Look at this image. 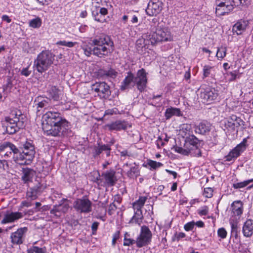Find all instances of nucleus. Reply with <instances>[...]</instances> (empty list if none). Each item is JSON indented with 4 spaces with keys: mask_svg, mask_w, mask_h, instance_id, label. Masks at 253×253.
<instances>
[{
    "mask_svg": "<svg viewBox=\"0 0 253 253\" xmlns=\"http://www.w3.org/2000/svg\"><path fill=\"white\" fill-rule=\"evenodd\" d=\"M42 128L47 136L64 137L71 132V124L58 112L47 111L42 119Z\"/></svg>",
    "mask_w": 253,
    "mask_h": 253,
    "instance_id": "f257e3e1",
    "label": "nucleus"
},
{
    "mask_svg": "<svg viewBox=\"0 0 253 253\" xmlns=\"http://www.w3.org/2000/svg\"><path fill=\"white\" fill-rule=\"evenodd\" d=\"M22 146L23 151L20 153L13 144L4 142L0 144V155L6 158L12 156L13 160L20 165H29L35 157V146L31 141H26Z\"/></svg>",
    "mask_w": 253,
    "mask_h": 253,
    "instance_id": "f03ea898",
    "label": "nucleus"
},
{
    "mask_svg": "<svg viewBox=\"0 0 253 253\" xmlns=\"http://www.w3.org/2000/svg\"><path fill=\"white\" fill-rule=\"evenodd\" d=\"M113 46L114 43L110 37L105 34L96 36L89 42H83L81 45L86 56L93 54L99 58L108 56L112 51Z\"/></svg>",
    "mask_w": 253,
    "mask_h": 253,
    "instance_id": "7ed1b4c3",
    "label": "nucleus"
},
{
    "mask_svg": "<svg viewBox=\"0 0 253 253\" xmlns=\"http://www.w3.org/2000/svg\"><path fill=\"white\" fill-rule=\"evenodd\" d=\"M24 116L18 109L12 110L9 116L5 117L2 121V127L5 132L9 134H13L23 126Z\"/></svg>",
    "mask_w": 253,
    "mask_h": 253,
    "instance_id": "20e7f679",
    "label": "nucleus"
},
{
    "mask_svg": "<svg viewBox=\"0 0 253 253\" xmlns=\"http://www.w3.org/2000/svg\"><path fill=\"white\" fill-rule=\"evenodd\" d=\"M55 55L49 50L40 52L34 61L33 68L41 74L47 71L53 64Z\"/></svg>",
    "mask_w": 253,
    "mask_h": 253,
    "instance_id": "39448f33",
    "label": "nucleus"
},
{
    "mask_svg": "<svg viewBox=\"0 0 253 253\" xmlns=\"http://www.w3.org/2000/svg\"><path fill=\"white\" fill-rule=\"evenodd\" d=\"M251 0H216L215 13L217 15L228 14L239 5H248Z\"/></svg>",
    "mask_w": 253,
    "mask_h": 253,
    "instance_id": "423d86ee",
    "label": "nucleus"
},
{
    "mask_svg": "<svg viewBox=\"0 0 253 253\" xmlns=\"http://www.w3.org/2000/svg\"><path fill=\"white\" fill-rule=\"evenodd\" d=\"M148 38L150 43L155 45L159 42L170 41L172 36L169 29L164 27L163 23H158L155 32L149 34Z\"/></svg>",
    "mask_w": 253,
    "mask_h": 253,
    "instance_id": "0eeeda50",
    "label": "nucleus"
},
{
    "mask_svg": "<svg viewBox=\"0 0 253 253\" xmlns=\"http://www.w3.org/2000/svg\"><path fill=\"white\" fill-rule=\"evenodd\" d=\"M244 211L243 203L240 200L234 201L230 208V218L229 223L231 227L232 232H236L238 224Z\"/></svg>",
    "mask_w": 253,
    "mask_h": 253,
    "instance_id": "6e6552de",
    "label": "nucleus"
},
{
    "mask_svg": "<svg viewBox=\"0 0 253 253\" xmlns=\"http://www.w3.org/2000/svg\"><path fill=\"white\" fill-rule=\"evenodd\" d=\"M97 174V176L94 182L101 186L111 187L114 186L117 181L116 171L114 169L106 170L102 172L101 176L98 172Z\"/></svg>",
    "mask_w": 253,
    "mask_h": 253,
    "instance_id": "1a4fd4ad",
    "label": "nucleus"
},
{
    "mask_svg": "<svg viewBox=\"0 0 253 253\" xmlns=\"http://www.w3.org/2000/svg\"><path fill=\"white\" fill-rule=\"evenodd\" d=\"M73 208L79 213H89L92 211V202L86 197L78 198L74 202Z\"/></svg>",
    "mask_w": 253,
    "mask_h": 253,
    "instance_id": "9d476101",
    "label": "nucleus"
},
{
    "mask_svg": "<svg viewBox=\"0 0 253 253\" xmlns=\"http://www.w3.org/2000/svg\"><path fill=\"white\" fill-rule=\"evenodd\" d=\"M152 234L148 226H141L140 234L136 238V244L138 248H141L149 245L152 240Z\"/></svg>",
    "mask_w": 253,
    "mask_h": 253,
    "instance_id": "9b49d317",
    "label": "nucleus"
},
{
    "mask_svg": "<svg viewBox=\"0 0 253 253\" xmlns=\"http://www.w3.org/2000/svg\"><path fill=\"white\" fill-rule=\"evenodd\" d=\"M248 138H245L242 141L233 149L228 154L225 156L224 162H234L247 148Z\"/></svg>",
    "mask_w": 253,
    "mask_h": 253,
    "instance_id": "f8f14e48",
    "label": "nucleus"
},
{
    "mask_svg": "<svg viewBox=\"0 0 253 253\" xmlns=\"http://www.w3.org/2000/svg\"><path fill=\"white\" fill-rule=\"evenodd\" d=\"M243 123L244 122L240 117L232 115L223 121V124H222V127L224 130H227L229 131H233L243 125Z\"/></svg>",
    "mask_w": 253,
    "mask_h": 253,
    "instance_id": "ddd939ff",
    "label": "nucleus"
},
{
    "mask_svg": "<svg viewBox=\"0 0 253 253\" xmlns=\"http://www.w3.org/2000/svg\"><path fill=\"white\" fill-rule=\"evenodd\" d=\"M218 92L214 88L210 86L202 88L200 94V98L204 103L210 104L217 97Z\"/></svg>",
    "mask_w": 253,
    "mask_h": 253,
    "instance_id": "4468645a",
    "label": "nucleus"
},
{
    "mask_svg": "<svg viewBox=\"0 0 253 253\" xmlns=\"http://www.w3.org/2000/svg\"><path fill=\"white\" fill-rule=\"evenodd\" d=\"M91 89L102 98H107L111 94L110 86L104 82H96L92 85Z\"/></svg>",
    "mask_w": 253,
    "mask_h": 253,
    "instance_id": "2eb2a0df",
    "label": "nucleus"
},
{
    "mask_svg": "<svg viewBox=\"0 0 253 253\" xmlns=\"http://www.w3.org/2000/svg\"><path fill=\"white\" fill-rule=\"evenodd\" d=\"M173 149L175 152L183 155H190L192 157H199L201 155L198 146L191 145L186 147V144H184L183 147L175 146Z\"/></svg>",
    "mask_w": 253,
    "mask_h": 253,
    "instance_id": "dca6fc26",
    "label": "nucleus"
},
{
    "mask_svg": "<svg viewBox=\"0 0 253 253\" xmlns=\"http://www.w3.org/2000/svg\"><path fill=\"white\" fill-rule=\"evenodd\" d=\"M147 73L144 69L142 68L137 71L136 76H134V84L137 89L142 92L146 88L147 84Z\"/></svg>",
    "mask_w": 253,
    "mask_h": 253,
    "instance_id": "f3484780",
    "label": "nucleus"
},
{
    "mask_svg": "<svg viewBox=\"0 0 253 253\" xmlns=\"http://www.w3.org/2000/svg\"><path fill=\"white\" fill-rule=\"evenodd\" d=\"M46 188V185L41 183H38L33 187L29 188L26 192V198L33 201L38 198Z\"/></svg>",
    "mask_w": 253,
    "mask_h": 253,
    "instance_id": "a211bd4d",
    "label": "nucleus"
},
{
    "mask_svg": "<svg viewBox=\"0 0 253 253\" xmlns=\"http://www.w3.org/2000/svg\"><path fill=\"white\" fill-rule=\"evenodd\" d=\"M106 126L111 131H121L126 130L127 128L130 127L131 125L128 122L125 120H117L107 124Z\"/></svg>",
    "mask_w": 253,
    "mask_h": 253,
    "instance_id": "6ab92c4d",
    "label": "nucleus"
},
{
    "mask_svg": "<svg viewBox=\"0 0 253 253\" xmlns=\"http://www.w3.org/2000/svg\"><path fill=\"white\" fill-rule=\"evenodd\" d=\"M27 231V227L20 228L11 234L10 239L12 244L20 245L23 243L25 233Z\"/></svg>",
    "mask_w": 253,
    "mask_h": 253,
    "instance_id": "aec40b11",
    "label": "nucleus"
},
{
    "mask_svg": "<svg viewBox=\"0 0 253 253\" xmlns=\"http://www.w3.org/2000/svg\"><path fill=\"white\" fill-rule=\"evenodd\" d=\"M161 10L162 6L160 2H150L148 4L146 12L149 16H156Z\"/></svg>",
    "mask_w": 253,
    "mask_h": 253,
    "instance_id": "412c9836",
    "label": "nucleus"
},
{
    "mask_svg": "<svg viewBox=\"0 0 253 253\" xmlns=\"http://www.w3.org/2000/svg\"><path fill=\"white\" fill-rule=\"evenodd\" d=\"M248 25V21L244 20H240L238 21L232 27V32L234 34L237 35H241L245 31L246 28Z\"/></svg>",
    "mask_w": 253,
    "mask_h": 253,
    "instance_id": "4be33fe9",
    "label": "nucleus"
},
{
    "mask_svg": "<svg viewBox=\"0 0 253 253\" xmlns=\"http://www.w3.org/2000/svg\"><path fill=\"white\" fill-rule=\"evenodd\" d=\"M135 85L134 76L131 72H129L121 83V89L122 90H125L129 88H131Z\"/></svg>",
    "mask_w": 253,
    "mask_h": 253,
    "instance_id": "5701e85b",
    "label": "nucleus"
},
{
    "mask_svg": "<svg viewBox=\"0 0 253 253\" xmlns=\"http://www.w3.org/2000/svg\"><path fill=\"white\" fill-rule=\"evenodd\" d=\"M23 214L20 212H11L5 214L3 219L1 220V224L11 223L21 218Z\"/></svg>",
    "mask_w": 253,
    "mask_h": 253,
    "instance_id": "b1692460",
    "label": "nucleus"
},
{
    "mask_svg": "<svg viewBox=\"0 0 253 253\" xmlns=\"http://www.w3.org/2000/svg\"><path fill=\"white\" fill-rule=\"evenodd\" d=\"M111 149L110 145L108 144H98L97 146H95L93 148V156L96 158L99 156L102 152L104 151L106 153V156L109 157L110 155V151Z\"/></svg>",
    "mask_w": 253,
    "mask_h": 253,
    "instance_id": "393cba45",
    "label": "nucleus"
},
{
    "mask_svg": "<svg viewBox=\"0 0 253 253\" xmlns=\"http://www.w3.org/2000/svg\"><path fill=\"white\" fill-rule=\"evenodd\" d=\"M211 125L207 121H203L196 125L195 127V131L196 133L206 134L211 130Z\"/></svg>",
    "mask_w": 253,
    "mask_h": 253,
    "instance_id": "a878e982",
    "label": "nucleus"
},
{
    "mask_svg": "<svg viewBox=\"0 0 253 253\" xmlns=\"http://www.w3.org/2000/svg\"><path fill=\"white\" fill-rule=\"evenodd\" d=\"M36 174V171L32 169L29 168L23 169L22 180L25 183L28 184L32 181Z\"/></svg>",
    "mask_w": 253,
    "mask_h": 253,
    "instance_id": "bb28decb",
    "label": "nucleus"
},
{
    "mask_svg": "<svg viewBox=\"0 0 253 253\" xmlns=\"http://www.w3.org/2000/svg\"><path fill=\"white\" fill-rule=\"evenodd\" d=\"M242 231L244 236L247 237H251L253 234V220H246L243 225Z\"/></svg>",
    "mask_w": 253,
    "mask_h": 253,
    "instance_id": "cd10ccee",
    "label": "nucleus"
},
{
    "mask_svg": "<svg viewBox=\"0 0 253 253\" xmlns=\"http://www.w3.org/2000/svg\"><path fill=\"white\" fill-rule=\"evenodd\" d=\"M173 116H181L182 113L180 109L171 107L166 109L165 116L167 120L169 119Z\"/></svg>",
    "mask_w": 253,
    "mask_h": 253,
    "instance_id": "c85d7f7f",
    "label": "nucleus"
},
{
    "mask_svg": "<svg viewBox=\"0 0 253 253\" xmlns=\"http://www.w3.org/2000/svg\"><path fill=\"white\" fill-rule=\"evenodd\" d=\"M192 132V126L190 124H183L180 126L179 134L183 137H188Z\"/></svg>",
    "mask_w": 253,
    "mask_h": 253,
    "instance_id": "c756f323",
    "label": "nucleus"
},
{
    "mask_svg": "<svg viewBox=\"0 0 253 253\" xmlns=\"http://www.w3.org/2000/svg\"><path fill=\"white\" fill-rule=\"evenodd\" d=\"M143 216L142 210H134V214L131 218L129 223H134L140 225L142 222Z\"/></svg>",
    "mask_w": 253,
    "mask_h": 253,
    "instance_id": "7c9ffc66",
    "label": "nucleus"
},
{
    "mask_svg": "<svg viewBox=\"0 0 253 253\" xmlns=\"http://www.w3.org/2000/svg\"><path fill=\"white\" fill-rule=\"evenodd\" d=\"M147 199L146 196H139L138 199L132 204L133 210H142Z\"/></svg>",
    "mask_w": 253,
    "mask_h": 253,
    "instance_id": "2f4dec72",
    "label": "nucleus"
},
{
    "mask_svg": "<svg viewBox=\"0 0 253 253\" xmlns=\"http://www.w3.org/2000/svg\"><path fill=\"white\" fill-rule=\"evenodd\" d=\"M250 183H252V184L248 187V189L253 188V178L244 180L242 182L233 183L232 187L236 189L243 188L248 186Z\"/></svg>",
    "mask_w": 253,
    "mask_h": 253,
    "instance_id": "473e14b6",
    "label": "nucleus"
},
{
    "mask_svg": "<svg viewBox=\"0 0 253 253\" xmlns=\"http://www.w3.org/2000/svg\"><path fill=\"white\" fill-rule=\"evenodd\" d=\"M67 199H63L61 202H63L62 203L59 204L58 206H55L54 207L53 210L56 211H61L62 212H66L69 209V206L67 203Z\"/></svg>",
    "mask_w": 253,
    "mask_h": 253,
    "instance_id": "72a5a7b5",
    "label": "nucleus"
},
{
    "mask_svg": "<svg viewBox=\"0 0 253 253\" xmlns=\"http://www.w3.org/2000/svg\"><path fill=\"white\" fill-rule=\"evenodd\" d=\"M50 107V100L48 98L43 99L41 101H39L37 103V112L41 111L42 109L43 110H48Z\"/></svg>",
    "mask_w": 253,
    "mask_h": 253,
    "instance_id": "f704fd0d",
    "label": "nucleus"
},
{
    "mask_svg": "<svg viewBox=\"0 0 253 253\" xmlns=\"http://www.w3.org/2000/svg\"><path fill=\"white\" fill-rule=\"evenodd\" d=\"M49 96L54 100L57 101L60 97L61 91L56 86H52L48 90Z\"/></svg>",
    "mask_w": 253,
    "mask_h": 253,
    "instance_id": "c9c22d12",
    "label": "nucleus"
},
{
    "mask_svg": "<svg viewBox=\"0 0 253 253\" xmlns=\"http://www.w3.org/2000/svg\"><path fill=\"white\" fill-rule=\"evenodd\" d=\"M214 71V67L209 65H205L203 66V79H205L207 77H212L213 74V72Z\"/></svg>",
    "mask_w": 253,
    "mask_h": 253,
    "instance_id": "e433bc0d",
    "label": "nucleus"
},
{
    "mask_svg": "<svg viewBox=\"0 0 253 253\" xmlns=\"http://www.w3.org/2000/svg\"><path fill=\"white\" fill-rule=\"evenodd\" d=\"M184 144H186V147L191 145L198 146L199 140L192 134L186 138Z\"/></svg>",
    "mask_w": 253,
    "mask_h": 253,
    "instance_id": "4c0bfd02",
    "label": "nucleus"
},
{
    "mask_svg": "<svg viewBox=\"0 0 253 253\" xmlns=\"http://www.w3.org/2000/svg\"><path fill=\"white\" fill-rule=\"evenodd\" d=\"M149 35L143 36L142 38H140L136 41V44L138 47H143L147 44H149L150 42L148 38Z\"/></svg>",
    "mask_w": 253,
    "mask_h": 253,
    "instance_id": "58836bf2",
    "label": "nucleus"
},
{
    "mask_svg": "<svg viewBox=\"0 0 253 253\" xmlns=\"http://www.w3.org/2000/svg\"><path fill=\"white\" fill-rule=\"evenodd\" d=\"M227 48L225 46H221L217 48L216 56L219 60H221L226 55Z\"/></svg>",
    "mask_w": 253,
    "mask_h": 253,
    "instance_id": "ea45409f",
    "label": "nucleus"
},
{
    "mask_svg": "<svg viewBox=\"0 0 253 253\" xmlns=\"http://www.w3.org/2000/svg\"><path fill=\"white\" fill-rule=\"evenodd\" d=\"M135 243L136 240L130 238V235L128 233L126 232L124 236L123 245L124 246H130Z\"/></svg>",
    "mask_w": 253,
    "mask_h": 253,
    "instance_id": "a19ab883",
    "label": "nucleus"
},
{
    "mask_svg": "<svg viewBox=\"0 0 253 253\" xmlns=\"http://www.w3.org/2000/svg\"><path fill=\"white\" fill-rule=\"evenodd\" d=\"M146 166H149L150 169H156L159 168H160L163 166V164L160 162H158L155 161H153L152 160H148L147 162Z\"/></svg>",
    "mask_w": 253,
    "mask_h": 253,
    "instance_id": "79ce46f5",
    "label": "nucleus"
},
{
    "mask_svg": "<svg viewBox=\"0 0 253 253\" xmlns=\"http://www.w3.org/2000/svg\"><path fill=\"white\" fill-rule=\"evenodd\" d=\"M45 248H39L37 246H33L27 250V253H45Z\"/></svg>",
    "mask_w": 253,
    "mask_h": 253,
    "instance_id": "37998d69",
    "label": "nucleus"
},
{
    "mask_svg": "<svg viewBox=\"0 0 253 253\" xmlns=\"http://www.w3.org/2000/svg\"><path fill=\"white\" fill-rule=\"evenodd\" d=\"M30 26L34 28H39L42 25L41 19L38 17L31 20L30 22Z\"/></svg>",
    "mask_w": 253,
    "mask_h": 253,
    "instance_id": "c03bdc74",
    "label": "nucleus"
},
{
    "mask_svg": "<svg viewBox=\"0 0 253 253\" xmlns=\"http://www.w3.org/2000/svg\"><path fill=\"white\" fill-rule=\"evenodd\" d=\"M127 175L130 178H132L134 176L137 177L139 175L138 168L136 167H131L130 169L127 172Z\"/></svg>",
    "mask_w": 253,
    "mask_h": 253,
    "instance_id": "a18cd8bd",
    "label": "nucleus"
},
{
    "mask_svg": "<svg viewBox=\"0 0 253 253\" xmlns=\"http://www.w3.org/2000/svg\"><path fill=\"white\" fill-rule=\"evenodd\" d=\"M92 15L94 20L97 22L103 23L106 20L105 17H104L102 15L97 13V11H92Z\"/></svg>",
    "mask_w": 253,
    "mask_h": 253,
    "instance_id": "49530a36",
    "label": "nucleus"
},
{
    "mask_svg": "<svg viewBox=\"0 0 253 253\" xmlns=\"http://www.w3.org/2000/svg\"><path fill=\"white\" fill-rule=\"evenodd\" d=\"M76 42H67L66 41H58L56 42V44L57 45H61L67 46L68 47H73Z\"/></svg>",
    "mask_w": 253,
    "mask_h": 253,
    "instance_id": "de8ad7c7",
    "label": "nucleus"
},
{
    "mask_svg": "<svg viewBox=\"0 0 253 253\" xmlns=\"http://www.w3.org/2000/svg\"><path fill=\"white\" fill-rule=\"evenodd\" d=\"M103 75L106 77L111 78H115L117 75V72H116L114 69H110L108 70L103 71Z\"/></svg>",
    "mask_w": 253,
    "mask_h": 253,
    "instance_id": "09e8293b",
    "label": "nucleus"
},
{
    "mask_svg": "<svg viewBox=\"0 0 253 253\" xmlns=\"http://www.w3.org/2000/svg\"><path fill=\"white\" fill-rule=\"evenodd\" d=\"M197 213L200 216L206 215L209 213V208L206 206H203L197 210Z\"/></svg>",
    "mask_w": 253,
    "mask_h": 253,
    "instance_id": "8fccbe9b",
    "label": "nucleus"
},
{
    "mask_svg": "<svg viewBox=\"0 0 253 253\" xmlns=\"http://www.w3.org/2000/svg\"><path fill=\"white\" fill-rule=\"evenodd\" d=\"M120 112L117 108H113L106 110L104 112V115H113L119 114Z\"/></svg>",
    "mask_w": 253,
    "mask_h": 253,
    "instance_id": "3c124183",
    "label": "nucleus"
},
{
    "mask_svg": "<svg viewBox=\"0 0 253 253\" xmlns=\"http://www.w3.org/2000/svg\"><path fill=\"white\" fill-rule=\"evenodd\" d=\"M195 227L194 221H192L186 223L184 225V229L186 231H192Z\"/></svg>",
    "mask_w": 253,
    "mask_h": 253,
    "instance_id": "603ef678",
    "label": "nucleus"
},
{
    "mask_svg": "<svg viewBox=\"0 0 253 253\" xmlns=\"http://www.w3.org/2000/svg\"><path fill=\"white\" fill-rule=\"evenodd\" d=\"M227 232L224 228H219L217 230V235L221 239H225L227 236Z\"/></svg>",
    "mask_w": 253,
    "mask_h": 253,
    "instance_id": "864d4df0",
    "label": "nucleus"
},
{
    "mask_svg": "<svg viewBox=\"0 0 253 253\" xmlns=\"http://www.w3.org/2000/svg\"><path fill=\"white\" fill-rule=\"evenodd\" d=\"M213 190L211 188H205L203 195L207 198H211L212 196Z\"/></svg>",
    "mask_w": 253,
    "mask_h": 253,
    "instance_id": "5fc2aeb1",
    "label": "nucleus"
},
{
    "mask_svg": "<svg viewBox=\"0 0 253 253\" xmlns=\"http://www.w3.org/2000/svg\"><path fill=\"white\" fill-rule=\"evenodd\" d=\"M236 72V71H234L229 73V75L230 76V78L229 80L230 81H234L236 78H240V74H237Z\"/></svg>",
    "mask_w": 253,
    "mask_h": 253,
    "instance_id": "6e6d98bb",
    "label": "nucleus"
},
{
    "mask_svg": "<svg viewBox=\"0 0 253 253\" xmlns=\"http://www.w3.org/2000/svg\"><path fill=\"white\" fill-rule=\"evenodd\" d=\"M186 236V235L183 232H179L178 233H176L175 235V237L172 238V241H174L176 240L177 241H178L179 240H180L182 238H184Z\"/></svg>",
    "mask_w": 253,
    "mask_h": 253,
    "instance_id": "4d7b16f0",
    "label": "nucleus"
},
{
    "mask_svg": "<svg viewBox=\"0 0 253 253\" xmlns=\"http://www.w3.org/2000/svg\"><path fill=\"white\" fill-rule=\"evenodd\" d=\"M120 232L119 231H117L113 235V239L112 244L113 246H115L117 240L120 237Z\"/></svg>",
    "mask_w": 253,
    "mask_h": 253,
    "instance_id": "13d9d810",
    "label": "nucleus"
},
{
    "mask_svg": "<svg viewBox=\"0 0 253 253\" xmlns=\"http://www.w3.org/2000/svg\"><path fill=\"white\" fill-rule=\"evenodd\" d=\"M99 223L98 222H94L91 226L92 230V234L93 235H95L96 234V231L98 229V227L99 226Z\"/></svg>",
    "mask_w": 253,
    "mask_h": 253,
    "instance_id": "bf43d9fd",
    "label": "nucleus"
},
{
    "mask_svg": "<svg viewBox=\"0 0 253 253\" xmlns=\"http://www.w3.org/2000/svg\"><path fill=\"white\" fill-rule=\"evenodd\" d=\"M100 2L101 15H102L104 17H105V16L108 14V9L106 7H102V6H104V4L102 2Z\"/></svg>",
    "mask_w": 253,
    "mask_h": 253,
    "instance_id": "052dcab7",
    "label": "nucleus"
},
{
    "mask_svg": "<svg viewBox=\"0 0 253 253\" xmlns=\"http://www.w3.org/2000/svg\"><path fill=\"white\" fill-rule=\"evenodd\" d=\"M32 201L26 199V200L23 201L21 203V207H30L32 205Z\"/></svg>",
    "mask_w": 253,
    "mask_h": 253,
    "instance_id": "680f3d73",
    "label": "nucleus"
},
{
    "mask_svg": "<svg viewBox=\"0 0 253 253\" xmlns=\"http://www.w3.org/2000/svg\"><path fill=\"white\" fill-rule=\"evenodd\" d=\"M102 0H95V1L96 2L98 5L95 6V8L92 9V11H97V13H99V14H101V12L100 10V2H102Z\"/></svg>",
    "mask_w": 253,
    "mask_h": 253,
    "instance_id": "e2e57ef3",
    "label": "nucleus"
},
{
    "mask_svg": "<svg viewBox=\"0 0 253 253\" xmlns=\"http://www.w3.org/2000/svg\"><path fill=\"white\" fill-rule=\"evenodd\" d=\"M31 73V71L29 70V67L23 68L21 72V74L25 77L29 76Z\"/></svg>",
    "mask_w": 253,
    "mask_h": 253,
    "instance_id": "0e129e2a",
    "label": "nucleus"
},
{
    "mask_svg": "<svg viewBox=\"0 0 253 253\" xmlns=\"http://www.w3.org/2000/svg\"><path fill=\"white\" fill-rule=\"evenodd\" d=\"M156 145L158 148L160 149L162 146L165 145V142L162 140L161 137H159L156 141Z\"/></svg>",
    "mask_w": 253,
    "mask_h": 253,
    "instance_id": "69168bd1",
    "label": "nucleus"
},
{
    "mask_svg": "<svg viewBox=\"0 0 253 253\" xmlns=\"http://www.w3.org/2000/svg\"><path fill=\"white\" fill-rule=\"evenodd\" d=\"M129 18L130 19V21L133 24H135L138 22V17L136 15L132 14L131 13V16L130 17H129Z\"/></svg>",
    "mask_w": 253,
    "mask_h": 253,
    "instance_id": "338daca9",
    "label": "nucleus"
},
{
    "mask_svg": "<svg viewBox=\"0 0 253 253\" xmlns=\"http://www.w3.org/2000/svg\"><path fill=\"white\" fill-rule=\"evenodd\" d=\"M1 20L7 23H9L11 22V18L7 15H3L1 16Z\"/></svg>",
    "mask_w": 253,
    "mask_h": 253,
    "instance_id": "774afa93",
    "label": "nucleus"
}]
</instances>
